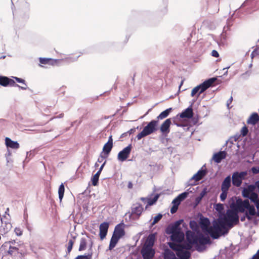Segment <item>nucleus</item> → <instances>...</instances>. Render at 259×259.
Here are the masks:
<instances>
[{"label":"nucleus","instance_id":"nucleus-1","mask_svg":"<svg viewBox=\"0 0 259 259\" xmlns=\"http://www.w3.org/2000/svg\"><path fill=\"white\" fill-rule=\"evenodd\" d=\"M231 208L237 212H244L245 209L246 218L248 220H251L252 216L255 215V209L253 205H250L249 200L246 199L242 200L241 199H238L236 200L235 203L231 205Z\"/></svg>","mask_w":259,"mask_h":259},{"label":"nucleus","instance_id":"nucleus-2","mask_svg":"<svg viewBox=\"0 0 259 259\" xmlns=\"http://www.w3.org/2000/svg\"><path fill=\"white\" fill-rule=\"evenodd\" d=\"M182 220L176 221L173 224L169 225L166 229V233L171 234V240L175 243H180L184 239V234L182 231L180 225Z\"/></svg>","mask_w":259,"mask_h":259},{"label":"nucleus","instance_id":"nucleus-3","mask_svg":"<svg viewBox=\"0 0 259 259\" xmlns=\"http://www.w3.org/2000/svg\"><path fill=\"white\" fill-rule=\"evenodd\" d=\"M227 233L228 229L221 217L213 222L212 226L210 227L208 232L213 239H218Z\"/></svg>","mask_w":259,"mask_h":259},{"label":"nucleus","instance_id":"nucleus-4","mask_svg":"<svg viewBox=\"0 0 259 259\" xmlns=\"http://www.w3.org/2000/svg\"><path fill=\"white\" fill-rule=\"evenodd\" d=\"M168 245L170 248L175 251L176 255L180 259H189L190 257L191 253L189 250L191 249L187 248L184 243L170 242Z\"/></svg>","mask_w":259,"mask_h":259},{"label":"nucleus","instance_id":"nucleus-5","mask_svg":"<svg viewBox=\"0 0 259 259\" xmlns=\"http://www.w3.org/2000/svg\"><path fill=\"white\" fill-rule=\"evenodd\" d=\"M125 234L123 224H119L115 227L114 231L110 239L108 249L112 250L118 243L120 238L123 237Z\"/></svg>","mask_w":259,"mask_h":259},{"label":"nucleus","instance_id":"nucleus-6","mask_svg":"<svg viewBox=\"0 0 259 259\" xmlns=\"http://www.w3.org/2000/svg\"><path fill=\"white\" fill-rule=\"evenodd\" d=\"M221 218L225 225L230 228H232L234 224H237L239 221L237 212L232 208L228 209L226 214Z\"/></svg>","mask_w":259,"mask_h":259},{"label":"nucleus","instance_id":"nucleus-7","mask_svg":"<svg viewBox=\"0 0 259 259\" xmlns=\"http://www.w3.org/2000/svg\"><path fill=\"white\" fill-rule=\"evenodd\" d=\"M217 79L215 77L209 78L204 81L202 83L195 87L191 91V96L194 97L197 93H198V95H200L211 87Z\"/></svg>","mask_w":259,"mask_h":259},{"label":"nucleus","instance_id":"nucleus-8","mask_svg":"<svg viewBox=\"0 0 259 259\" xmlns=\"http://www.w3.org/2000/svg\"><path fill=\"white\" fill-rule=\"evenodd\" d=\"M158 120H153L151 121L146 125L142 131L139 133L137 136V138L138 140H141L142 138L146 137L148 135L151 134L156 131V126L157 125Z\"/></svg>","mask_w":259,"mask_h":259},{"label":"nucleus","instance_id":"nucleus-9","mask_svg":"<svg viewBox=\"0 0 259 259\" xmlns=\"http://www.w3.org/2000/svg\"><path fill=\"white\" fill-rule=\"evenodd\" d=\"M186 239L187 242H184L186 245V247L188 249H191L193 245L197 244V239L198 235H196L194 232L191 231H187L186 232Z\"/></svg>","mask_w":259,"mask_h":259},{"label":"nucleus","instance_id":"nucleus-10","mask_svg":"<svg viewBox=\"0 0 259 259\" xmlns=\"http://www.w3.org/2000/svg\"><path fill=\"white\" fill-rule=\"evenodd\" d=\"M247 172L242 171L240 172H235L232 175V183L236 187H240L242 184V180L245 179Z\"/></svg>","mask_w":259,"mask_h":259},{"label":"nucleus","instance_id":"nucleus-11","mask_svg":"<svg viewBox=\"0 0 259 259\" xmlns=\"http://www.w3.org/2000/svg\"><path fill=\"white\" fill-rule=\"evenodd\" d=\"M132 146L131 144L124 148L122 151H120L117 156L118 159L121 161H125L129 156L131 152Z\"/></svg>","mask_w":259,"mask_h":259},{"label":"nucleus","instance_id":"nucleus-12","mask_svg":"<svg viewBox=\"0 0 259 259\" xmlns=\"http://www.w3.org/2000/svg\"><path fill=\"white\" fill-rule=\"evenodd\" d=\"M141 252L143 259H152L155 253L153 248L145 246L142 247Z\"/></svg>","mask_w":259,"mask_h":259},{"label":"nucleus","instance_id":"nucleus-13","mask_svg":"<svg viewBox=\"0 0 259 259\" xmlns=\"http://www.w3.org/2000/svg\"><path fill=\"white\" fill-rule=\"evenodd\" d=\"M0 85L3 87H19L13 79L5 76H0Z\"/></svg>","mask_w":259,"mask_h":259},{"label":"nucleus","instance_id":"nucleus-14","mask_svg":"<svg viewBox=\"0 0 259 259\" xmlns=\"http://www.w3.org/2000/svg\"><path fill=\"white\" fill-rule=\"evenodd\" d=\"M143 211V207L142 205L141 204L138 203L134 205L132 208L131 215L133 217H135L136 219H138Z\"/></svg>","mask_w":259,"mask_h":259},{"label":"nucleus","instance_id":"nucleus-15","mask_svg":"<svg viewBox=\"0 0 259 259\" xmlns=\"http://www.w3.org/2000/svg\"><path fill=\"white\" fill-rule=\"evenodd\" d=\"M39 61L40 63L42 64H48L52 66L58 65L61 63L60 60L53 59L52 58H40Z\"/></svg>","mask_w":259,"mask_h":259},{"label":"nucleus","instance_id":"nucleus-16","mask_svg":"<svg viewBox=\"0 0 259 259\" xmlns=\"http://www.w3.org/2000/svg\"><path fill=\"white\" fill-rule=\"evenodd\" d=\"M109 228V224L107 222L101 223L99 226V235L100 239L103 240L106 236Z\"/></svg>","mask_w":259,"mask_h":259},{"label":"nucleus","instance_id":"nucleus-17","mask_svg":"<svg viewBox=\"0 0 259 259\" xmlns=\"http://www.w3.org/2000/svg\"><path fill=\"white\" fill-rule=\"evenodd\" d=\"M200 227L203 231L208 232L210 226V221L207 218H201L199 222Z\"/></svg>","mask_w":259,"mask_h":259},{"label":"nucleus","instance_id":"nucleus-18","mask_svg":"<svg viewBox=\"0 0 259 259\" xmlns=\"http://www.w3.org/2000/svg\"><path fill=\"white\" fill-rule=\"evenodd\" d=\"M113 147V139L112 136L109 137L108 142L104 145L103 152L107 156L111 152Z\"/></svg>","mask_w":259,"mask_h":259},{"label":"nucleus","instance_id":"nucleus-19","mask_svg":"<svg viewBox=\"0 0 259 259\" xmlns=\"http://www.w3.org/2000/svg\"><path fill=\"white\" fill-rule=\"evenodd\" d=\"M227 153L225 151H220L213 154L212 159L215 162L219 163H220L223 159H225Z\"/></svg>","mask_w":259,"mask_h":259},{"label":"nucleus","instance_id":"nucleus-20","mask_svg":"<svg viewBox=\"0 0 259 259\" xmlns=\"http://www.w3.org/2000/svg\"><path fill=\"white\" fill-rule=\"evenodd\" d=\"M171 119L170 118L166 119L161 125L160 130L163 134H168L169 133V127L171 124Z\"/></svg>","mask_w":259,"mask_h":259},{"label":"nucleus","instance_id":"nucleus-21","mask_svg":"<svg viewBox=\"0 0 259 259\" xmlns=\"http://www.w3.org/2000/svg\"><path fill=\"white\" fill-rule=\"evenodd\" d=\"M81 53H79L78 54H72L68 55L67 57L60 60H61V63L63 62L69 63L77 60V59L81 56Z\"/></svg>","mask_w":259,"mask_h":259},{"label":"nucleus","instance_id":"nucleus-22","mask_svg":"<svg viewBox=\"0 0 259 259\" xmlns=\"http://www.w3.org/2000/svg\"><path fill=\"white\" fill-rule=\"evenodd\" d=\"M193 109L191 107H188L181 113H180V117L181 118H191L193 116Z\"/></svg>","mask_w":259,"mask_h":259},{"label":"nucleus","instance_id":"nucleus-23","mask_svg":"<svg viewBox=\"0 0 259 259\" xmlns=\"http://www.w3.org/2000/svg\"><path fill=\"white\" fill-rule=\"evenodd\" d=\"M259 121V115L257 113H253L247 120L248 124L255 125Z\"/></svg>","mask_w":259,"mask_h":259},{"label":"nucleus","instance_id":"nucleus-24","mask_svg":"<svg viewBox=\"0 0 259 259\" xmlns=\"http://www.w3.org/2000/svg\"><path fill=\"white\" fill-rule=\"evenodd\" d=\"M5 143L8 147H10L12 149H17L19 148L20 146L17 142L12 141L9 138H6Z\"/></svg>","mask_w":259,"mask_h":259},{"label":"nucleus","instance_id":"nucleus-25","mask_svg":"<svg viewBox=\"0 0 259 259\" xmlns=\"http://www.w3.org/2000/svg\"><path fill=\"white\" fill-rule=\"evenodd\" d=\"M231 187V178L230 176H228L222 182L221 185V190H225L228 191L229 189Z\"/></svg>","mask_w":259,"mask_h":259},{"label":"nucleus","instance_id":"nucleus-26","mask_svg":"<svg viewBox=\"0 0 259 259\" xmlns=\"http://www.w3.org/2000/svg\"><path fill=\"white\" fill-rule=\"evenodd\" d=\"M210 241V239L209 237H204L202 234H199L197 239V244L196 246L198 245V244L200 245H205L208 244Z\"/></svg>","mask_w":259,"mask_h":259},{"label":"nucleus","instance_id":"nucleus-27","mask_svg":"<svg viewBox=\"0 0 259 259\" xmlns=\"http://www.w3.org/2000/svg\"><path fill=\"white\" fill-rule=\"evenodd\" d=\"M19 253V249L18 247L10 245L8 250L7 252V254L12 257L16 256Z\"/></svg>","mask_w":259,"mask_h":259},{"label":"nucleus","instance_id":"nucleus-28","mask_svg":"<svg viewBox=\"0 0 259 259\" xmlns=\"http://www.w3.org/2000/svg\"><path fill=\"white\" fill-rule=\"evenodd\" d=\"M172 108H169L165 110L162 112L157 117V119H163L168 116L170 112L172 111Z\"/></svg>","mask_w":259,"mask_h":259},{"label":"nucleus","instance_id":"nucleus-29","mask_svg":"<svg viewBox=\"0 0 259 259\" xmlns=\"http://www.w3.org/2000/svg\"><path fill=\"white\" fill-rule=\"evenodd\" d=\"M154 243V237L153 236H149L145 242L143 246L153 248V246Z\"/></svg>","mask_w":259,"mask_h":259},{"label":"nucleus","instance_id":"nucleus-30","mask_svg":"<svg viewBox=\"0 0 259 259\" xmlns=\"http://www.w3.org/2000/svg\"><path fill=\"white\" fill-rule=\"evenodd\" d=\"M205 175L204 170H199L196 174H195L192 179L196 181L201 180Z\"/></svg>","mask_w":259,"mask_h":259},{"label":"nucleus","instance_id":"nucleus-31","mask_svg":"<svg viewBox=\"0 0 259 259\" xmlns=\"http://www.w3.org/2000/svg\"><path fill=\"white\" fill-rule=\"evenodd\" d=\"M159 197V194H156L154 196V197L153 198H147V205L146 206V208H147L148 206H151L154 204L156 203V202L157 201Z\"/></svg>","mask_w":259,"mask_h":259},{"label":"nucleus","instance_id":"nucleus-32","mask_svg":"<svg viewBox=\"0 0 259 259\" xmlns=\"http://www.w3.org/2000/svg\"><path fill=\"white\" fill-rule=\"evenodd\" d=\"M87 242L85 238H82L80 241V244L79 247V251H82L86 249Z\"/></svg>","mask_w":259,"mask_h":259},{"label":"nucleus","instance_id":"nucleus-33","mask_svg":"<svg viewBox=\"0 0 259 259\" xmlns=\"http://www.w3.org/2000/svg\"><path fill=\"white\" fill-rule=\"evenodd\" d=\"M100 174V172H97V173L92 178V183L93 186H96L98 185Z\"/></svg>","mask_w":259,"mask_h":259},{"label":"nucleus","instance_id":"nucleus-34","mask_svg":"<svg viewBox=\"0 0 259 259\" xmlns=\"http://www.w3.org/2000/svg\"><path fill=\"white\" fill-rule=\"evenodd\" d=\"M64 191H65L64 186L63 184H61L60 185L59 190H58L59 198V199L60 201L62 200V199L64 196Z\"/></svg>","mask_w":259,"mask_h":259},{"label":"nucleus","instance_id":"nucleus-35","mask_svg":"<svg viewBox=\"0 0 259 259\" xmlns=\"http://www.w3.org/2000/svg\"><path fill=\"white\" fill-rule=\"evenodd\" d=\"M181 117H180V114H178L176 116L172 118V121L174 124H176L178 126H182V124L181 123Z\"/></svg>","mask_w":259,"mask_h":259},{"label":"nucleus","instance_id":"nucleus-36","mask_svg":"<svg viewBox=\"0 0 259 259\" xmlns=\"http://www.w3.org/2000/svg\"><path fill=\"white\" fill-rule=\"evenodd\" d=\"M75 237L73 238V239H70L68 241V245H67V253L68 254H69L70 252H71L72 249V247H73V244L74 243V240H75Z\"/></svg>","mask_w":259,"mask_h":259},{"label":"nucleus","instance_id":"nucleus-37","mask_svg":"<svg viewBox=\"0 0 259 259\" xmlns=\"http://www.w3.org/2000/svg\"><path fill=\"white\" fill-rule=\"evenodd\" d=\"M14 78L18 82H19V83H22L23 84H24V87H21L19 85V88H20L22 90H26L27 89V85L25 83V81L24 79H22L21 78H18L17 77H14Z\"/></svg>","mask_w":259,"mask_h":259},{"label":"nucleus","instance_id":"nucleus-38","mask_svg":"<svg viewBox=\"0 0 259 259\" xmlns=\"http://www.w3.org/2000/svg\"><path fill=\"white\" fill-rule=\"evenodd\" d=\"M248 198H249L251 201L254 203L259 199L258 198L257 194L255 192L251 193Z\"/></svg>","mask_w":259,"mask_h":259},{"label":"nucleus","instance_id":"nucleus-39","mask_svg":"<svg viewBox=\"0 0 259 259\" xmlns=\"http://www.w3.org/2000/svg\"><path fill=\"white\" fill-rule=\"evenodd\" d=\"M251 58L254 57H259V45L257 46L256 48L252 51L251 54Z\"/></svg>","mask_w":259,"mask_h":259},{"label":"nucleus","instance_id":"nucleus-40","mask_svg":"<svg viewBox=\"0 0 259 259\" xmlns=\"http://www.w3.org/2000/svg\"><path fill=\"white\" fill-rule=\"evenodd\" d=\"M215 210L220 213H221L224 209V207L223 204L218 203L214 206Z\"/></svg>","mask_w":259,"mask_h":259},{"label":"nucleus","instance_id":"nucleus-41","mask_svg":"<svg viewBox=\"0 0 259 259\" xmlns=\"http://www.w3.org/2000/svg\"><path fill=\"white\" fill-rule=\"evenodd\" d=\"M190 227L194 231H196L198 229V224L195 221H191L190 222Z\"/></svg>","mask_w":259,"mask_h":259},{"label":"nucleus","instance_id":"nucleus-42","mask_svg":"<svg viewBox=\"0 0 259 259\" xmlns=\"http://www.w3.org/2000/svg\"><path fill=\"white\" fill-rule=\"evenodd\" d=\"M14 232L17 236H21L23 234V231L20 227H16L15 228Z\"/></svg>","mask_w":259,"mask_h":259},{"label":"nucleus","instance_id":"nucleus-43","mask_svg":"<svg viewBox=\"0 0 259 259\" xmlns=\"http://www.w3.org/2000/svg\"><path fill=\"white\" fill-rule=\"evenodd\" d=\"M221 191H222V193L220 195V199H221V201H224L227 198V194H228V191H225V190H221Z\"/></svg>","mask_w":259,"mask_h":259},{"label":"nucleus","instance_id":"nucleus-44","mask_svg":"<svg viewBox=\"0 0 259 259\" xmlns=\"http://www.w3.org/2000/svg\"><path fill=\"white\" fill-rule=\"evenodd\" d=\"M251 193L247 188L244 189L242 191V195L245 198H248Z\"/></svg>","mask_w":259,"mask_h":259},{"label":"nucleus","instance_id":"nucleus-45","mask_svg":"<svg viewBox=\"0 0 259 259\" xmlns=\"http://www.w3.org/2000/svg\"><path fill=\"white\" fill-rule=\"evenodd\" d=\"M248 132V128L246 125H245L241 129V134L243 137H244L247 135Z\"/></svg>","mask_w":259,"mask_h":259},{"label":"nucleus","instance_id":"nucleus-46","mask_svg":"<svg viewBox=\"0 0 259 259\" xmlns=\"http://www.w3.org/2000/svg\"><path fill=\"white\" fill-rule=\"evenodd\" d=\"M188 193L187 192H184L180 194L177 198L181 201L184 200L188 196Z\"/></svg>","mask_w":259,"mask_h":259},{"label":"nucleus","instance_id":"nucleus-47","mask_svg":"<svg viewBox=\"0 0 259 259\" xmlns=\"http://www.w3.org/2000/svg\"><path fill=\"white\" fill-rule=\"evenodd\" d=\"M162 215L161 214H158L157 215H156L153 219V224H155L158 222L162 218Z\"/></svg>","mask_w":259,"mask_h":259},{"label":"nucleus","instance_id":"nucleus-48","mask_svg":"<svg viewBox=\"0 0 259 259\" xmlns=\"http://www.w3.org/2000/svg\"><path fill=\"white\" fill-rule=\"evenodd\" d=\"M91 256L90 255H78L75 259H91Z\"/></svg>","mask_w":259,"mask_h":259},{"label":"nucleus","instance_id":"nucleus-49","mask_svg":"<svg viewBox=\"0 0 259 259\" xmlns=\"http://www.w3.org/2000/svg\"><path fill=\"white\" fill-rule=\"evenodd\" d=\"M254 204L255 205L256 208L257 209V211H255V215H256L257 217H259V199L257 201H256L254 203Z\"/></svg>","mask_w":259,"mask_h":259},{"label":"nucleus","instance_id":"nucleus-50","mask_svg":"<svg viewBox=\"0 0 259 259\" xmlns=\"http://www.w3.org/2000/svg\"><path fill=\"white\" fill-rule=\"evenodd\" d=\"M181 202V201L177 197L173 200L172 203L174 205L178 207Z\"/></svg>","mask_w":259,"mask_h":259},{"label":"nucleus","instance_id":"nucleus-51","mask_svg":"<svg viewBox=\"0 0 259 259\" xmlns=\"http://www.w3.org/2000/svg\"><path fill=\"white\" fill-rule=\"evenodd\" d=\"M175 255L174 253L170 254H165L164 256V259H175Z\"/></svg>","mask_w":259,"mask_h":259},{"label":"nucleus","instance_id":"nucleus-52","mask_svg":"<svg viewBox=\"0 0 259 259\" xmlns=\"http://www.w3.org/2000/svg\"><path fill=\"white\" fill-rule=\"evenodd\" d=\"M207 193V189L206 188H204L203 190L201 192V193H200L199 195L201 197H203Z\"/></svg>","mask_w":259,"mask_h":259},{"label":"nucleus","instance_id":"nucleus-53","mask_svg":"<svg viewBox=\"0 0 259 259\" xmlns=\"http://www.w3.org/2000/svg\"><path fill=\"white\" fill-rule=\"evenodd\" d=\"M251 171L254 174H257L259 173V167H253L251 168Z\"/></svg>","mask_w":259,"mask_h":259},{"label":"nucleus","instance_id":"nucleus-54","mask_svg":"<svg viewBox=\"0 0 259 259\" xmlns=\"http://www.w3.org/2000/svg\"><path fill=\"white\" fill-rule=\"evenodd\" d=\"M247 188L251 193H252L255 190V187L254 185H250Z\"/></svg>","mask_w":259,"mask_h":259},{"label":"nucleus","instance_id":"nucleus-55","mask_svg":"<svg viewBox=\"0 0 259 259\" xmlns=\"http://www.w3.org/2000/svg\"><path fill=\"white\" fill-rule=\"evenodd\" d=\"M178 208V207L173 205L172 207L170 209V212L171 213H175L177 211Z\"/></svg>","mask_w":259,"mask_h":259},{"label":"nucleus","instance_id":"nucleus-56","mask_svg":"<svg viewBox=\"0 0 259 259\" xmlns=\"http://www.w3.org/2000/svg\"><path fill=\"white\" fill-rule=\"evenodd\" d=\"M211 55L213 57H216V58L219 57V53L216 50H213L211 52Z\"/></svg>","mask_w":259,"mask_h":259},{"label":"nucleus","instance_id":"nucleus-57","mask_svg":"<svg viewBox=\"0 0 259 259\" xmlns=\"http://www.w3.org/2000/svg\"><path fill=\"white\" fill-rule=\"evenodd\" d=\"M202 198H203L201 197L200 195L198 197H196V199H195V201H196V203L197 204L199 203L200 202V201H201Z\"/></svg>","mask_w":259,"mask_h":259},{"label":"nucleus","instance_id":"nucleus-58","mask_svg":"<svg viewBox=\"0 0 259 259\" xmlns=\"http://www.w3.org/2000/svg\"><path fill=\"white\" fill-rule=\"evenodd\" d=\"M5 224H6V225L7 226V225H8V226H9V227H7V232H8V230H10V228H11V224L9 222H5Z\"/></svg>","mask_w":259,"mask_h":259},{"label":"nucleus","instance_id":"nucleus-59","mask_svg":"<svg viewBox=\"0 0 259 259\" xmlns=\"http://www.w3.org/2000/svg\"><path fill=\"white\" fill-rule=\"evenodd\" d=\"M253 259H259V250L257 251L256 254L253 256Z\"/></svg>","mask_w":259,"mask_h":259},{"label":"nucleus","instance_id":"nucleus-60","mask_svg":"<svg viewBox=\"0 0 259 259\" xmlns=\"http://www.w3.org/2000/svg\"><path fill=\"white\" fill-rule=\"evenodd\" d=\"M246 218V212H245V215H244L243 216L241 217L240 218V220L241 222H244L245 220V218Z\"/></svg>","mask_w":259,"mask_h":259},{"label":"nucleus","instance_id":"nucleus-61","mask_svg":"<svg viewBox=\"0 0 259 259\" xmlns=\"http://www.w3.org/2000/svg\"><path fill=\"white\" fill-rule=\"evenodd\" d=\"M127 187L129 189H132L133 188V184H132V183L131 182H129L128 183Z\"/></svg>","mask_w":259,"mask_h":259},{"label":"nucleus","instance_id":"nucleus-62","mask_svg":"<svg viewBox=\"0 0 259 259\" xmlns=\"http://www.w3.org/2000/svg\"><path fill=\"white\" fill-rule=\"evenodd\" d=\"M232 100H233V98H232V97H231V98L227 101L228 106H229V105L232 103Z\"/></svg>","mask_w":259,"mask_h":259},{"label":"nucleus","instance_id":"nucleus-63","mask_svg":"<svg viewBox=\"0 0 259 259\" xmlns=\"http://www.w3.org/2000/svg\"><path fill=\"white\" fill-rule=\"evenodd\" d=\"M105 162H104V163L101 165V166L100 167V168L99 170L97 172H100V173L101 174V171L102 170V169H103V167H104V165H105Z\"/></svg>","mask_w":259,"mask_h":259},{"label":"nucleus","instance_id":"nucleus-64","mask_svg":"<svg viewBox=\"0 0 259 259\" xmlns=\"http://www.w3.org/2000/svg\"><path fill=\"white\" fill-rule=\"evenodd\" d=\"M254 185L259 189V181L255 182Z\"/></svg>","mask_w":259,"mask_h":259}]
</instances>
